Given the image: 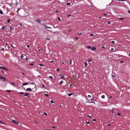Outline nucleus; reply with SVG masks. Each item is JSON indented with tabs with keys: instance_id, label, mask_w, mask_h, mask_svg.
I'll return each mask as SVG.
<instances>
[{
	"instance_id": "f257e3e1",
	"label": "nucleus",
	"mask_w": 130,
	"mask_h": 130,
	"mask_svg": "<svg viewBox=\"0 0 130 130\" xmlns=\"http://www.w3.org/2000/svg\"><path fill=\"white\" fill-rule=\"evenodd\" d=\"M12 121L15 124H18L19 123L18 122L14 120H12Z\"/></svg>"
},
{
	"instance_id": "f03ea898",
	"label": "nucleus",
	"mask_w": 130,
	"mask_h": 130,
	"mask_svg": "<svg viewBox=\"0 0 130 130\" xmlns=\"http://www.w3.org/2000/svg\"><path fill=\"white\" fill-rule=\"evenodd\" d=\"M24 95L25 96H26L27 97H29V94H28L27 93H25L24 94Z\"/></svg>"
},
{
	"instance_id": "7ed1b4c3",
	"label": "nucleus",
	"mask_w": 130,
	"mask_h": 130,
	"mask_svg": "<svg viewBox=\"0 0 130 130\" xmlns=\"http://www.w3.org/2000/svg\"><path fill=\"white\" fill-rule=\"evenodd\" d=\"M31 91V89L30 88H27L26 90V91Z\"/></svg>"
},
{
	"instance_id": "20e7f679",
	"label": "nucleus",
	"mask_w": 130,
	"mask_h": 130,
	"mask_svg": "<svg viewBox=\"0 0 130 130\" xmlns=\"http://www.w3.org/2000/svg\"><path fill=\"white\" fill-rule=\"evenodd\" d=\"M91 48V50L93 51H95L96 50V48L95 47H93Z\"/></svg>"
},
{
	"instance_id": "39448f33",
	"label": "nucleus",
	"mask_w": 130,
	"mask_h": 130,
	"mask_svg": "<svg viewBox=\"0 0 130 130\" xmlns=\"http://www.w3.org/2000/svg\"><path fill=\"white\" fill-rule=\"evenodd\" d=\"M44 26H45V28H50V29H51V28H52L51 27H48V26H47L46 25H45Z\"/></svg>"
},
{
	"instance_id": "423d86ee",
	"label": "nucleus",
	"mask_w": 130,
	"mask_h": 130,
	"mask_svg": "<svg viewBox=\"0 0 130 130\" xmlns=\"http://www.w3.org/2000/svg\"><path fill=\"white\" fill-rule=\"evenodd\" d=\"M28 84V83H25L23 84V85L24 86L25 85H27Z\"/></svg>"
},
{
	"instance_id": "0eeeda50",
	"label": "nucleus",
	"mask_w": 130,
	"mask_h": 130,
	"mask_svg": "<svg viewBox=\"0 0 130 130\" xmlns=\"http://www.w3.org/2000/svg\"><path fill=\"white\" fill-rule=\"evenodd\" d=\"M73 94V93H69L68 94V96H71L72 94Z\"/></svg>"
},
{
	"instance_id": "6e6552de",
	"label": "nucleus",
	"mask_w": 130,
	"mask_h": 130,
	"mask_svg": "<svg viewBox=\"0 0 130 130\" xmlns=\"http://www.w3.org/2000/svg\"><path fill=\"white\" fill-rule=\"evenodd\" d=\"M37 22L38 23H40V22H41L40 20L39 19H38L37 20Z\"/></svg>"
},
{
	"instance_id": "1a4fd4ad",
	"label": "nucleus",
	"mask_w": 130,
	"mask_h": 130,
	"mask_svg": "<svg viewBox=\"0 0 130 130\" xmlns=\"http://www.w3.org/2000/svg\"><path fill=\"white\" fill-rule=\"evenodd\" d=\"M10 19H8L7 20V23H9L10 22Z\"/></svg>"
},
{
	"instance_id": "9d476101",
	"label": "nucleus",
	"mask_w": 130,
	"mask_h": 130,
	"mask_svg": "<svg viewBox=\"0 0 130 130\" xmlns=\"http://www.w3.org/2000/svg\"><path fill=\"white\" fill-rule=\"evenodd\" d=\"M87 48L89 49L91 48V47L89 46H87Z\"/></svg>"
},
{
	"instance_id": "9b49d317",
	"label": "nucleus",
	"mask_w": 130,
	"mask_h": 130,
	"mask_svg": "<svg viewBox=\"0 0 130 130\" xmlns=\"http://www.w3.org/2000/svg\"><path fill=\"white\" fill-rule=\"evenodd\" d=\"M78 34L79 35H81L82 34V32H78Z\"/></svg>"
},
{
	"instance_id": "f8f14e48",
	"label": "nucleus",
	"mask_w": 130,
	"mask_h": 130,
	"mask_svg": "<svg viewBox=\"0 0 130 130\" xmlns=\"http://www.w3.org/2000/svg\"><path fill=\"white\" fill-rule=\"evenodd\" d=\"M63 83V81H61V82H59V84H61L62 83Z\"/></svg>"
},
{
	"instance_id": "ddd939ff",
	"label": "nucleus",
	"mask_w": 130,
	"mask_h": 130,
	"mask_svg": "<svg viewBox=\"0 0 130 130\" xmlns=\"http://www.w3.org/2000/svg\"><path fill=\"white\" fill-rule=\"evenodd\" d=\"M2 29L4 30H5L6 29V27L4 26L2 27Z\"/></svg>"
},
{
	"instance_id": "4468645a",
	"label": "nucleus",
	"mask_w": 130,
	"mask_h": 130,
	"mask_svg": "<svg viewBox=\"0 0 130 130\" xmlns=\"http://www.w3.org/2000/svg\"><path fill=\"white\" fill-rule=\"evenodd\" d=\"M4 77H3L2 76H0V78L1 79H3Z\"/></svg>"
},
{
	"instance_id": "2eb2a0df",
	"label": "nucleus",
	"mask_w": 130,
	"mask_h": 130,
	"mask_svg": "<svg viewBox=\"0 0 130 130\" xmlns=\"http://www.w3.org/2000/svg\"><path fill=\"white\" fill-rule=\"evenodd\" d=\"M60 76L61 77V78H64L63 75H61Z\"/></svg>"
},
{
	"instance_id": "dca6fc26",
	"label": "nucleus",
	"mask_w": 130,
	"mask_h": 130,
	"mask_svg": "<svg viewBox=\"0 0 130 130\" xmlns=\"http://www.w3.org/2000/svg\"><path fill=\"white\" fill-rule=\"evenodd\" d=\"M0 68L1 69H5V67H2L0 66Z\"/></svg>"
},
{
	"instance_id": "f3484780",
	"label": "nucleus",
	"mask_w": 130,
	"mask_h": 130,
	"mask_svg": "<svg viewBox=\"0 0 130 130\" xmlns=\"http://www.w3.org/2000/svg\"><path fill=\"white\" fill-rule=\"evenodd\" d=\"M0 13L1 14H3V12L2 11L0 10Z\"/></svg>"
},
{
	"instance_id": "a211bd4d",
	"label": "nucleus",
	"mask_w": 130,
	"mask_h": 130,
	"mask_svg": "<svg viewBox=\"0 0 130 130\" xmlns=\"http://www.w3.org/2000/svg\"><path fill=\"white\" fill-rule=\"evenodd\" d=\"M50 78H51V79H52L53 78V76H49Z\"/></svg>"
},
{
	"instance_id": "6ab92c4d",
	"label": "nucleus",
	"mask_w": 130,
	"mask_h": 130,
	"mask_svg": "<svg viewBox=\"0 0 130 130\" xmlns=\"http://www.w3.org/2000/svg\"><path fill=\"white\" fill-rule=\"evenodd\" d=\"M101 98L103 99H104L105 98V96L104 95H102L101 96Z\"/></svg>"
},
{
	"instance_id": "aec40b11",
	"label": "nucleus",
	"mask_w": 130,
	"mask_h": 130,
	"mask_svg": "<svg viewBox=\"0 0 130 130\" xmlns=\"http://www.w3.org/2000/svg\"><path fill=\"white\" fill-rule=\"evenodd\" d=\"M117 115L118 116H120L121 115V113H117Z\"/></svg>"
},
{
	"instance_id": "412c9836",
	"label": "nucleus",
	"mask_w": 130,
	"mask_h": 130,
	"mask_svg": "<svg viewBox=\"0 0 130 130\" xmlns=\"http://www.w3.org/2000/svg\"><path fill=\"white\" fill-rule=\"evenodd\" d=\"M39 65L40 66H43V64H39Z\"/></svg>"
},
{
	"instance_id": "4be33fe9",
	"label": "nucleus",
	"mask_w": 130,
	"mask_h": 130,
	"mask_svg": "<svg viewBox=\"0 0 130 130\" xmlns=\"http://www.w3.org/2000/svg\"><path fill=\"white\" fill-rule=\"evenodd\" d=\"M85 65L86 66H87L88 65L87 63V62H86L85 63Z\"/></svg>"
},
{
	"instance_id": "5701e85b",
	"label": "nucleus",
	"mask_w": 130,
	"mask_h": 130,
	"mask_svg": "<svg viewBox=\"0 0 130 130\" xmlns=\"http://www.w3.org/2000/svg\"><path fill=\"white\" fill-rule=\"evenodd\" d=\"M0 123H1L2 124H5L3 122H2L0 120Z\"/></svg>"
},
{
	"instance_id": "b1692460",
	"label": "nucleus",
	"mask_w": 130,
	"mask_h": 130,
	"mask_svg": "<svg viewBox=\"0 0 130 130\" xmlns=\"http://www.w3.org/2000/svg\"><path fill=\"white\" fill-rule=\"evenodd\" d=\"M51 103H54V102L52 100H51L50 101Z\"/></svg>"
},
{
	"instance_id": "393cba45",
	"label": "nucleus",
	"mask_w": 130,
	"mask_h": 130,
	"mask_svg": "<svg viewBox=\"0 0 130 130\" xmlns=\"http://www.w3.org/2000/svg\"><path fill=\"white\" fill-rule=\"evenodd\" d=\"M19 93L20 94H24V93L22 92H20Z\"/></svg>"
},
{
	"instance_id": "a878e982",
	"label": "nucleus",
	"mask_w": 130,
	"mask_h": 130,
	"mask_svg": "<svg viewBox=\"0 0 130 130\" xmlns=\"http://www.w3.org/2000/svg\"><path fill=\"white\" fill-rule=\"evenodd\" d=\"M116 1H125V0H115Z\"/></svg>"
},
{
	"instance_id": "bb28decb",
	"label": "nucleus",
	"mask_w": 130,
	"mask_h": 130,
	"mask_svg": "<svg viewBox=\"0 0 130 130\" xmlns=\"http://www.w3.org/2000/svg\"><path fill=\"white\" fill-rule=\"evenodd\" d=\"M57 19L59 21H60L61 20L60 19L59 17Z\"/></svg>"
},
{
	"instance_id": "cd10ccee",
	"label": "nucleus",
	"mask_w": 130,
	"mask_h": 130,
	"mask_svg": "<svg viewBox=\"0 0 130 130\" xmlns=\"http://www.w3.org/2000/svg\"><path fill=\"white\" fill-rule=\"evenodd\" d=\"M21 59H23L24 56L22 55L21 56Z\"/></svg>"
},
{
	"instance_id": "c85d7f7f",
	"label": "nucleus",
	"mask_w": 130,
	"mask_h": 130,
	"mask_svg": "<svg viewBox=\"0 0 130 130\" xmlns=\"http://www.w3.org/2000/svg\"><path fill=\"white\" fill-rule=\"evenodd\" d=\"M3 79L5 81H7V80L5 77H4Z\"/></svg>"
},
{
	"instance_id": "c756f323",
	"label": "nucleus",
	"mask_w": 130,
	"mask_h": 130,
	"mask_svg": "<svg viewBox=\"0 0 130 130\" xmlns=\"http://www.w3.org/2000/svg\"><path fill=\"white\" fill-rule=\"evenodd\" d=\"M67 4L68 5H70V3H67Z\"/></svg>"
},
{
	"instance_id": "7c9ffc66",
	"label": "nucleus",
	"mask_w": 130,
	"mask_h": 130,
	"mask_svg": "<svg viewBox=\"0 0 130 130\" xmlns=\"http://www.w3.org/2000/svg\"><path fill=\"white\" fill-rule=\"evenodd\" d=\"M93 35H94L93 34H90V36H92Z\"/></svg>"
},
{
	"instance_id": "2f4dec72",
	"label": "nucleus",
	"mask_w": 130,
	"mask_h": 130,
	"mask_svg": "<svg viewBox=\"0 0 130 130\" xmlns=\"http://www.w3.org/2000/svg\"><path fill=\"white\" fill-rule=\"evenodd\" d=\"M88 98H90L91 97V96H90V95H88Z\"/></svg>"
},
{
	"instance_id": "473e14b6",
	"label": "nucleus",
	"mask_w": 130,
	"mask_h": 130,
	"mask_svg": "<svg viewBox=\"0 0 130 130\" xmlns=\"http://www.w3.org/2000/svg\"><path fill=\"white\" fill-rule=\"evenodd\" d=\"M29 64L31 66H33L34 65V63H30Z\"/></svg>"
},
{
	"instance_id": "72a5a7b5",
	"label": "nucleus",
	"mask_w": 130,
	"mask_h": 130,
	"mask_svg": "<svg viewBox=\"0 0 130 130\" xmlns=\"http://www.w3.org/2000/svg\"><path fill=\"white\" fill-rule=\"evenodd\" d=\"M12 85L14 86H14V85H15V84L14 83H13V82H12Z\"/></svg>"
},
{
	"instance_id": "f704fd0d",
	"label": "nucleus",
	"mask_w": 130,
	"mask_h": 130,
	"mask_svg": "<svg viewBox=\"0 0 130 130\" xmlns=\"http://www.w3.org/2000/svg\"><path fill=\"white\" fill-rule=\"evenodd\" d=\"M78 39V38L77 37H76L75 38V39L76 40H77Z\"/></svg>"
},
{
	"instance_id": "c9c22d12",
	"label": "nucleus",
	"mask_w": 130,
	"mask_h": 130,
	"mask_svg": "<svg viewBox=\"0 0 130 130\" xmlns=\"http://www.w3.org/2000/svg\"><path fill=\"white\" fill-rule=\"evenodd\" d=\"M102 48H105V46H102Z\"/></svg>"
},
{
	"instance_id": "e433bc0d",
	"label": "nucleus",
	"mask_w": 130,
	"mask_h": 130,
	"mask_svg": "<svg viewBox=\"0 0 130 130\" xmlns=\"http://www.w3.org/2000/svg\"><path fill=\"white\" fill-rule=\"evenodd\" d=\"M119 19L120 20H123L124 19L123 18H120Z\"/></svg>"
},
{
	"instance_id": "4c0bfd02",
	"label": "nucleus",
	"mask_w": 130,
	"mask_h": 130,
	"mask_svg": "<svg viewBox=\"0 0 130 130\" xmlns=\"http://www.w3.org/2000/svg\"><path fill=\"white\" fill-rule=\"evenodd\" d=\"M5 69H4V70H6L7 71H8V70L7 69H6V68H5Z\"/></svg>"
},
{
	"instance_id": "58836bf2",
	"label": "nucleus",
	"mask_w": 130,
	"mask_h": 130,
	"mask_svg": "<svg viewBox=\"0 0 130 130\" xmlns=\"http://www.w3.org/2000/svg\"><path fill=\"white\" fill-rule=\"evenodd\" d=\"M19 25H20V27H21L22 26V25L21 24V23H20V24H19Z\"/></svg>"
},
{
	"instance_id": "ea45409f",
	"label": "nucleus",
	"mask_w": 130,
	"mask_h": 130,
	"mask_svg": "<svg viewBox=\"0 0 130 130\" xmlns=\"http://www.w3.org/2000/svg\"><path fill=\"white\" fill-rule=\"evenodd\" d=\"M60 70L59 69H57V71H60Z\"/></svg>"
},
{
	"instance_id": "a19ab883",
	"label": "nucleus",
	"mask_w": 130,
	"mask_h": 130,
	"mask_svg": "<svg viewBox=\"0 0 130 130\" xmlns=\"http://www.w3.org/2000/svg\"><path fill=\"white\" fill-rule=\"evenodd\" d=\"M7 91L8 92H11V91L10 90H7Z\"/></svg>"
},
{
	"instance_id": "79ce46f5",
	"label": "nucleus",
	"mask_w": 130,
	"mask_h": 130,
	"mask_svg": "<svg viewBox=\"0 0 130 130\" xmlns=\"http://www.w3.org/2000/svg\"><path fill=\"white\" fill-rule=\"evenodd\" d=\"M44 95H46L47 96H48V95L47 94H45Z\"/></svg>"
},
{
	"instance_id": "37998d69",
	"label": "nucleus",
	"mask_w": 130,
	"mask_h": 130,
	"mask_svg": "<svg viewBox=\"0 0 130 130\" xmlns=\"http://www.w3.org/2000/svg\"><path fill=\"white\" fill-rule=\"evenodd\" d=\"M86 122L87 124H90V122H89L86 121Z\"/></svg>"
},
{
	"instance_id": "c03bdc74",
	"label": "nucleus",
	"mask_w": 130,
	"mask_h": 130,
	"mask_svg": "<svg viewBox=\"0 0 130 130\" xmlns=\"http://www.w3.org/2000/svg\"><path fill=\"white\" fill-rule=\"evenodd\" d=\"M31 84L32 85H34L35 84L34 83H31Z\"/></svg>"
},
{
	"instance_id": "a18cd8bd",
	"label": "nucleus",
	"mask_w": 130,
	"mask_h": 130,
	"mask_svg": "<svg viewBox=\"0 0 130 130\" xmlns=\"http://www.w3.org/2000/svg\"><path fill=\"white\" fill-rule=\"evenodd\" d=\"M28 60V58H26V60H25V61H27Z\"/></svg>"
},
{
	"instance_id": "49530a36",
	"label": "nucleus",
	"mask_w": 130,
	"mask_h": 130,
	"mask_svg": "<svg viewBox=\"0 0 130 130\" xmlns=\"http://www.w3.org/2000/svg\"><path fill=\"white\" fill-rule=\"evenodd\" d=\"M44 113L45 115H47V114L46 112H44Z\"/></svg>"
},
{
	"instance_id": "de8ad7c7",
	"label": "nucleus",
	"mask_w": 130,
	"mask_h": 130,
	"mask_svg": "<svg viewBox=\"0 0 130 130\" xmlns=\"http://www.w3.org/2000/svg\"><path fill=\"white\" fill-rule=\"evenodd\" d=\"M115 42V41H112L111 42V43H114Z\"/></svg>"
},
{
	"instance_id": "09e8293b",
	"label": "nucleus",
	"mask_w": 130,
	"mask_h": 130,
	"mask_svg": "<svg viewBox=\"0 0 130 130\" xmlns=\"http://www.w3.org/2000/svg\"><path fill=\"white\" fill-rule=\"evenodd\" d=\"M87 117H88L90 118L91 117V116H89V115Z\"/></svg>"
},
{
	"instance_id": "8fccbe9b",
	"label": "nucleus",
	"mask_w": 130,
	"mask_h": 130,
	"mask_svg": "<svg viewBox=\"0 0 130 130\" xmlns=\"http://www.w3.org/2000/svg\"><path fill=\"white\" fill-rule=\"evenodd\" d=\"M91 59H89V62H90V61H91Z\"/></svg>"
},
{
	"instance_id": "3c124183",
	"label": "nucleus",
	"mask_w": 130,
	"mask_h": 130,
	"mask_svg": "<svg viewBox=\"0 0 130 130\" xmlns=\"http://www.w3.org/2000/svg\"><path fill=\"white\" fill-rule=\"evenodd\" d=\"M46 39L49 40L50 39H49V38H46Z\"/></svg>"
},
{
	"instance_id": "603ef678",
	"label": "nucleus",
	"mask_w": 130,
	"mask_h": 130,
	"mask_svg": "<svg viewBox=\"0 0 130 130\" xmlns=\"http://www.w3.org/2000/svg\"><path fill=\"white\" fill-rule=\"evenodd\" d=\"M54 62V61H53V60H52V61H51L50 62H51V63H52V62Z\"/></svg>"
},
{
	"instance_id": "864d4df0",
	"label": "nucleus",
	"mask_w": 130,
	"mask_h": 130,
	"mask_svg": "<svg viewBox=\"0 0 130 130\" xmlns=\"http://www.w3.org/2000/svg\"><path fill=\"white\" fill-rule=\"evenodd\" d=\"M13 28L12 27H10V30H12Z\"/></svg>"
},
{
	"instance_id": "5fc2aeb1",
	"label": "nucleus",
	"mask_w": 130,
	"mask_h": 130,
	"mask_svg": "<svg viewBox=\"0 0 130 130\" xmlns=\"http://www.w3.org/2000/svg\"><path fill=\"white\" fill-rule=\"evenodd\" d=\"M96 121V119H93V121Z\"/></svg>"
},
{
	"instance_id": "6e6d98bb",
	"label": "nucleus",
	"mask_w": 130,
	"mask_h": 130,
	"mask_svg": "<svg viewBox=\"0 0 130 130\" xmlns=\"http://www.w3.org/2000/svg\"><path fill=\"white\" fill-rule=\"evenodd\" d=\"M112 96H110L109 97V99H111V98H112Z\"/></svg>"
},
{
	"instance_id": "4d7b16f0",
	"label": "nucleus",
	"mask_w": 130,
	"mask_h": 130,
	"mask_svg": "<svg viewBox=\"0 0 130 130\" xmlns=\"http://www.w3.org/2000/svg\"><path fill=\"white\" fill-rule=\"evenodd\" d=\"M4 48H2L1 50V51H3V50H4Z\"/></svg>"
},
{
	"instance_id": "13d9d810",
	"label": "nucleus",
	"mask_w": 130,
	"mask_h": 130,
	"mask_svg": "<svg viewBox=\"0 0 130 130\" xmlns=\"http://www.w3.org/2000/svg\"><path fill=\"white\" fill-rule=\"evenodd\" d=\"M72 60H70V64H72V63H72Z\"/></svg>"
},
{
	"instance_id": "bf43d9fd",
	"label": "nucleus",
	"mask_w": 130,
	"mask_h": 130,
	"mask_svg": "<svg viewBox=\"0 0 130 130\" xmlns=\"http://www.w3.org/2000/svg\"><path fill=\"white\" fill-rule=\"evenodd\" d=\"M27 47L28 48H29L30 47V46L29 45H28L27 46Z\"/></svg>"
},
{
	"instance_id": "052dcab7",
	"label": "nucleus",
	"mask_w": 130,
	"mask_h": 130,
	"mask_svg": "<svg viewBox=\"0 0 130 130\" xmlns=\"http://www.w3.org/2000/svg\"><path fill=\"white\" fill-rule=\"evenodd\" d=\"M128 12L130 14V11H129V10H128Z\"/></svg>"
},
{
	"instance_id": "680f3d73",
	"label": "nucleus",
	"mask_w": 130,
	"mask_h": 130,
	"mask_svg": "<svg viewBox=\"0 0 130 130\" xmlns=\"http://www.w3.org/2000/svg\"><path fill=\"white\" fill-rule=\"evenodd\" d=\"M70 15H68L67 16L68 17H69Z\"/></svg>"
},
{
	"instance_id": "e2e57ef3",
	"label": "nucleus",
	"mask_w": 130,
	"mask_h": 130,
	"mask_svg": "<svg viewBox=\"0 0 130 130\" xmlns=\"http://www.w3.org/2000/svg\"><path fill=\"white\" fill-rule=\"evenodd\" d=\"M112 76L113 77H115V76L114 75H112Z\"/></svg>"
},
{
	"instance_id": "0e129e2a",
	"label": "nucleus",
	"mask_w": 130,
	"mask_h": 130,
	"mask_svg": "<svg viewBox=\"0 0 130 130\" xmlns=\"http://www.w3.org/2000/svg\"><path fill=\"white\" fill-rule=\"evenodd\" d=\"M108 22V23H109V24H110V22H109V21H108V22Z\"/></svg>"
},
{
	"instance_id": "69168bd1",
	"label": "nucleus",
	"mask_w": 130,
	"mask_h": 130,
	"mask_svg": "<svg viewBox=\"0 0 130 130\" xmlns=\"http://www.w3.org/2000/svg\"><path fill=\"white\" fill-rule=\"evenodd\" d=\"M52 127L53 128H55V127L54 126H52Z\"/></svg>"
},
{
	"instance_id": "338daca9",
	"label": "nucleus",
	"mask_w": 130,
	"mask_h": 130,
	"mask_svg": "<svg viewBox=\"0 0 130 130\" xmlns=\"http://www.w3.org/2000/svg\"><path fill=\"white\" fill-rule=\"evenodd\" d=\"M120 62H121V63H123V61H120Z\"/></svg>"
},
{
	"instance_id": "774afa93",
	"label": "nucleus",
	"mask_w": 130,
	"mask_h": 130,
	"mask_svg": "<svg viewBox=\"0 0 130 130\" xmlns=\"http://www.w3.org/2000/svg\"><path fill=\"white\" fill-rule=\"evenodd\" d=\"M129 56L130 57V52H129Z\"/></svg>"
}]
</instances>
